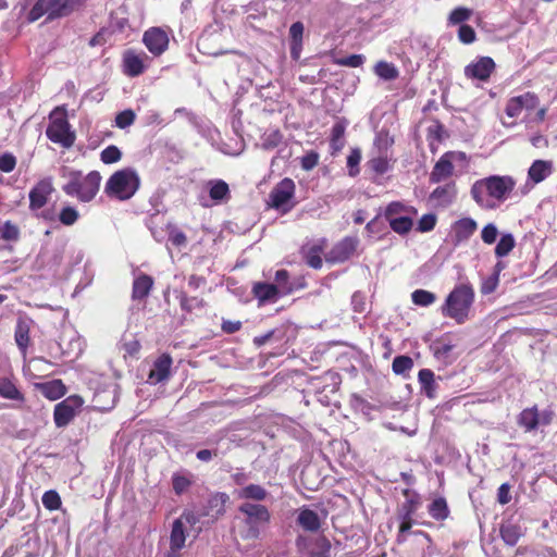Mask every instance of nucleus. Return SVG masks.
Returning a JSON list of instances; mask_svg holds the SVG:
<instances>
[{
	"label": "nucleus",
	"mask_w": 557,
	"mask_h": 557,
	"mask_svg": "<svg viewBox=\"0 0 557 557\" xmlns=\"http://www.w3.org/2000/svg\"><path fill=\"white\" fill-rule=\"evenodd\" d=\"M515 186L516 181L509 175H491L474 182L471 196L482 209H495L508 199Z\"/></svg>",
	"instance_id": "nucleus-1"
},
{
	"label": "nucleus",
	"mask_w": 557,
	"mask_h": 557,
	"mask_svg": "<svg viewBox=\"0 0 557 557\" xmlns=\"http://www.w3.org/2000/svg\"><path fill=\"white\" fill-rule=\"evenodd\" d=\"M61 175L66 180L62 187L63 191L82 202H89L99 191L101 175L98 171L83 175L81 171L63 168Z\"/></svg>",
	"instance_id": "nucleus-2"
},
{
	"label": "nucleus",
	"mask_w": 557,
	"mask_h": 557,
	"mask_svg": "<svg viewBox=\"0 0 557 557\" xmlns=\"http://www.w3.org/2000/svg\"><path fill=\"white\" fill-rule=\"evenodd\" d=\"M238 511L244 516L242 539L248 541L259 539L270 524V510L264 505L246 502L239 505Z\"/></svg>",
	"instance_id": "nucleus-3"
},
{
	"label": "nucleus",
	"mask_w": 557,
	"mask_h": 557,
	"mask_svg": "<svg viewBox=\"0 0 557 557\" xmlns=\"http://www.w3.org/2000/svg\"><path fill=\"white\" fill-rule=\"evenodd\" d=\"M474 301V290L469 284L456 286L447 296L441 308L444 317L455 320L458 324L465 323Z\"/></svg>",
	"instance_id": "nucleus-4"
},
{
	"label": "nucleus",
	"mask_w": 557,
	"mask_h": 557,
	"mask_svg": "<svg viewBox=\"0 0 557 557\" xmlns=\"http://www.w3.org/2000/svg\"><path fill=\"white\" fill-rule=\"evenodd\" d=\"M140 180L135 170L126 168L113 173L104 186L106 194L117 200H127L139 188Z\"/></svg>",
	"instance_id": "nucleus-5"
},
{
	"label": "nucleus",
	"mask_w": 557,
	"mask_h": 557,
	"mask_svg": "<svg viewBox=\"0 0 557 557\" xmlns=\"http://www.w3.org/2000/svg\"><path fill=\"white\" fill-rule=\"evenodd\" d=\"M50 123L46 129L47 137L63 148H71L76 139L75 133L66 117L64 108L58 107L50 113Z\"/></svg>",
	"instance_id": "nucleus-6"
},
{
	"label": "nucleus",
	"mask_w": 557,
	"mask_h": 557,
	"mask_svg": "<svg viewBox=\"0 0 557 557\" xmlns=\"http://www.w3.org/2000/svg\"><path fill=\"white\" fill-rule=\"evenodd\" d=\"M85 0H38L28 14V20L35 22L42 15L48 20H54L70 15Z\"/></svg>",
	"instance_id": "nucleus-7"
},
{
	"label": "nucleus",
	"mask_w": 557,
	"mask_h": 557,
	"mask_svg": "<svg viewBox=\"0 0 557 557\" xmlns=\"http://www.w3.org/2000/svg\"><path fill=\"white\" fill-rule=\"evenodd\" d=\"M58 354L72 361L83 352V341L77 332L70 325L63 326L59 339L55 342Z\"/></svg>",
	"instance_id": "nucleus-8"
},
{
	"label": "nucleus",
	"mask_w": 557,
	"mask_h": 557,
	"mask_svg": "<svg viewBox=\"0 0 557 557\" xmlns=\"http://www.w3.org/2000/svg\"><path fill=\"white\" fill-rule=\"evenodd\" d=\"M84 400L77 395L66 397L59 403L53 412L54 423L58 428L66 426L79 412Z\"/></svg>",
	"instance_id": "nucleus-9"
},
{
	"label": "nucleus",
	"mask_w": 557,
	"mask_h": 557,
	"mask_svg": "<svg viewBox=\"0 0 557 557\" xmlns=\"http://www.w3.org/2000/svg\"><path fill=\"white\" fill-rule=\"evenodd\" d=\"M295 194V183L290 178H283L278 182L270 193L271 206L283 212L292 208L290 200Z\"/></svg>",
	"instance_id": "nucleus-10"
},
{
	"label": "nucleus",
	"mask_w": 557,
	"mask_h": 557,
	"mask_svg": "<svg viewBox=\"0 0 557 557\" xmlns=\"http://www.w3.org/2000/svg\"><path fill=\"white\" fill-rule=\"evenodd\" d=\"M465 158L466 154L463 152L449 151L444 153L433 166L430 182L440 183L450 177L454 173V162Z\"/></svg>",
	"instance_id": "nucleus-11"
},
{
	"label": "nucleus",
	"mask_w": 557,
	"mask_h": 557,
	"mask_svg": "<svg viewBox=\"0 0 557 557\" xmlns=\"http://www.w3.org/2000/svg\"><path fill=\"white\" fill-rule=\"evenodd\" d=\"M496 64L490 57H478L465 66L463 74L468 79L487 82L495 71Z\"/></svg>",
	"instance_id": "nucleus-12"
},
{
	"label": "nucleus",
	"mask_w": 557,
	"mask_h": 557,
	"mask_svg": "<svg viewBox=\"0 0 557 557\" xmlns=\"http://www.w3.org/2000/svg\"><path fill=\"white\" fill-rule=\"evenodd\" d=\"M143 44L154 57L163 54L169 47V35L161 27H150L143 35Z\"/></svg>",
	"instance_id": "nucleus-13"
},
{
	"label": "nucleus",
	"mask_w": 557,
	"mask_h": 557,
	"mask_svg": "<svg viewBox=\"0 0 557 557\" xmlns=\"http://www.w3.org/2000/svg\"><path fill=\"white\" fill-rule=\"evenodd\" d=\"M54 188L50 177L40 180L29 191V209L37 211L44 208Z\"/></svg>",
	"instance_id": "nucleus-14"
},
{
	"label": "nucleus",
	"mask_w": 557,
	"mask_h": 557,
	"mask_svg": "<svg viewBox=\"0 0 557 557\" xmlns=\"http://www.w3.org/2000/svg\"><path fill=\"white\" fill-rule=\"evenodd\" d=\"M148 61L149 57L144 51L126 50L123 54V71L126 75L136 77L144 73Z\"/></svg>",
	"instance_id": "nucleus-15"
},
{
	"label": "nucleus",
	"mask_w": 557,
	"mask_h": 557,
	"mask_svg": "<svg viewBox=\"0 0 557 557\" xmlns=\"http://www.w3.org/2000/svg\"><path fill=\"white\" fill-rule=\"evenodd\" d=\"M539 104V98L535 94L525 92L523 95L512 97L508 100L506 106V114L509 117H517L523 110H533Z\"/></svg>",
	"instance_id": "nucleus-16"
},
{
	"label": "nucleus",
	"mask_w": 557,
	"mask_h": 557,
	"mask_svg": "<svg viewBox=\"0 0 557 557\" xmlns=\"http://www.w3.org/2000/svg\"><path fill=\"white\" fill-rule=\"evenodd\" d=\"M325 247L326 242L324 239H317L306 243L301 247V255L306 263L313 269H320L323 263L322 255Z\"/></svg>",
	"instance_id": "nucleus-17"
},
{
	"label": "nucleus",
	"mask_w": 557,
	"mask_h": 557,
	"mask_svg": "<svg viewBox=\"0 0 557 557\" xmlns=\"http://www.w3.org/2000/svg\"><path fill=\"white\" fill-rule=\"evenodd\" d=\"M478 230V223L472 218H461L450 226V234L455 244L467 242Z\"/></svg>",
	"instance_id": "nucleus-18"
},
{
	"label": "nucleus",
	"mask_w": 557,
	"mask_h": 557,
	"mask_svg": "<svg viewBox=\"0 0 557 557\" xmlns=\"http://www.w3.org/2000/svg\"><path fill=\"white\" fill-rule=\"evenodd\" d=\"M228 495L225 493H215L211 495L207 504L200 509V515L209 518L210 521H215L225 512V504L228 500Z\"/></svg>",
	"instance_id": "nucleus-19"
},
{
	"label": "nucleus",
	"mask_w": 557,
	"mask_h": 557,
	"mask_svg": "<svg viewBox=\"0 0 557 557\" xmlns=\"http://www.w3.org/2000/svg\"><path fill=\"white\" fill-rule=\"evenodd\" d=\"M33 324H34V321L26 315H21L17 318L15 330H14V341H15V344L18 347L20 351L23 355L26 354L27 348L30 344L29 333H30Z\"/></svg>",
	"instance_id": "nucleus-20"
},
{
	"label": "nucleus",
	"mask_w": 557,
	"mask_h": 557,
	"mask_svg": "<svg viewBox=\"0 0 557 557\" xmlns=\"http://www.w3.org/2000/svg\"><path fill=\"white\" fill-rule=\"evenodd\" d=\"M457 196L455 183H448L436 187L430 195V200L437 207L446 208L450 206Z\"/></svg>",
	"instance_id": "nucleus-21"
},
{
	"label": "nucleus",
	"mask_w": 557,
	"mask_h": 557,
	"mask_svg": "<svg viewBox=\"0 0 557 557\" xmlns=\"http://www.w3.org/2000/svg\"><path fill=\"white\" fill-rule=\"evenodd\" d=\"M324 516L308 508L302 507L299 509L297 516V523L306 531L317 532L320 530Z\"/></svg>",
	"instance_id": "nucleus-22"
},
{
	"label": "nucleus",
	"mask_w": 557,
	"mask_h": 557,
	"mask_svg": "<svg viewBox=\"0 0 557 557\" xmlns=\"http://www.w3.org/2000/svg\"><path fill=\"white\" fill-rule=\"evenodd\" d=\"M172 359L169 355L160 356L153 363L149 375L148 382L151 384L160 383L169 377Z\"/></svg>",
	"instance_id": "nucleus-23"
},
{
	"label": "nucleus",
	"mask_w": 557,
	"mask_h": 557,
	"mask_svg": "<svg viewBox=\"0 0 557 557\" xmlns=\"http://www.w3.org/2000/svg\"><path fill=\"white\" fill-rule=\"evenodd\" d=\"M252 294L257 298L259 306L273 304L281 298L275 286L270 283L258 282L252 286Z\"/></svg>",
	"instance_id": "nucleus-24"
},
{
	"label": "nucleus",
	"mask_w": 557,
	"mask_h": 557,
	"mask_svg": "<svg viewBox=\"0 0 557 557\" xmlns=\"http://www.w3.org/2000/svg\"><path fill=\"white\" fill-rule=\"evenodd\" d=\"M346 145V121L344 119L334 123L330 133V148L334 156L343 150Z\"/></svg>",
	"instance_id": "nucleus-25"
},
{
	"label": "nucleus",
	"mask_w": 557,
	"mask_h": 557,
	"mask_svg": "<svg viewBox=\"0 0 557 557\" xmlns=\"http://www.w3.org/2000/svg\"><path fill=\"white\" fill-rule=\"evenodd\" d=\"M554 164L549 160H535L528 171V177L533 184H539L553 173Z\"/></svg>",
	"instance_id": "nucleus-26"
},
{
	"label": "nucleus",
	"mask_w": 557,
	"mask_h": 557,
	"mask_svg": "<svg viewBox=\"0 0 557 557\" xmlns=\"http://www.w3.org/2000/svg\"><path fill=\"white\" fill-rule=\"evenodd\" d=\"M186 533L182 519L174 520L170 535V550H181L185 546Z\"/></svg>",
	"instance_id": "nucleus-27"
},
{
	"label": "nucleus",
	"mask_w": 557,
	"mask_h": 557,
	"mask_svg": "<svg viewBox=\"0 0 557 557\" xmlns=\"http://www.w3.org/2000/svg\"><path fill=\"white\" fill-rule=\"evenodd\" d=\"M153 280L151 276L141 274L135 278L133 283V293L132 296L134 299H144L146 298L150 289L152 288Z\"/></svg>",
	"instance_id": "nucleus-28"
},
{
	"label": "nucleus",
	"mask_w": 557,
	"mask_h": 557,
	"mask_svg": "<svg viewBox=\"0 0 557 557\" xmlns=\"http://www.w3.org/2000/svg\"><path fill=\"white\" fill-rule=\"evenodd\" d=\"M274 286L281 297L292 294L297 286L289 280V274L286 270H277L274 276Z\"/></svg>",
	"instance_id": "nucleus-29"
},
{
	"label": "nucleus",
	"mask_w": 557,
	"mask_h": 557,
	"mask_svg": "<svg viewBox=\"0 0 557 557\" xmlns=\"http://www.w3.org/2000/svg\"><path fill=\"white\" fill-rule=\"evenodd\" d=\"M522 533L521 527L510 521L504 522L500 527L502 539L509 546H515Z\"/></svg>",
	"instance_id": "nucleus-30"
},
{
	"label": "nucleus",
	"mask_w": 557,
	"mask_h": 557,
	"mask_svg": "<svg viewBox=\"0 0 557 557\" xmlns=\"http://www.w3.org/2000/svg\"><path fill=\"white\" fill-rule=\"evenodd\" d=\"M237 495L240 499L262 502L268 497L269 493L263 486L259 484H248L239 490Z\"/></svg>",
	"instance_id": "nucleus-31"
},
{
	"label": "nucleus",
	"mask_w": 557,
	"mask_h": 557,
	"mask_svg": "<svg viewBox=\"0 0 557 557\" xmlns=\"http://www.w3.org/2000/svg\"><path fill=\"white\" fill-rule=\"evenodd\" d=\"M418 380L421 385L423 393L429 398L435 397L436 384L434 380V373L430 369H422L419 371Z\"/></svg>",
	"instance_id": "nucleus-32"
},
{
	"label": "nucleus",
	"mask_w": 557,
	"mask_h": 557,
	"mask_svg": "<svg viewBox=\"0 0 557 557\" xmlns=\"http://www.w3.org/2000/svg\"><path fill=\"white\" fill-rule=\"evenodd\" d=\"M209 186H210L209 195L212 200H214L216 202H222V201H225L228 199L230 188H228V185L224 181H222V180L211 181V182H209Z\"/></svg>",
	"instance_id": "nucleus-33"
},
{
	"label": "nucleus",
	"mask_w": 557,
	"mask_h": 557,
	"mask_svg": "<svg viewBox=\"0 0 557 557\" xmlns=\"http://www.w3.org/2000/svg\"><path fill=\"white\" fill-rule=\"evenodd\" d=\"M42 394L51 399L55 400L61 398L65 394V386L61 380H52L50 382L44 383L40 386Z\"/></svg>",
	"instance_id": "nucleus-34"
},
{
	"label": "nucleus",
	"mask_w": 557,
	"mask_h": 557,
	"mask_svg": "<svg viewBox=\"0 0 557 557\" xmlns=\"http://www.w3.org/2000/svg\"><path fill=\"white\" fill-rule=\"evenodd\" d=\"M347 259H348V237L343 238L325 256V260L330 263L343 262Z\"/></svg>",
	"instance_id": "nucleus-35"
},
{
	"label": "nucleus",
	"mask_w": 557,
	"mask_h": 557,
	"mask_svg": "<svg viewBox=\"0 0 557 557\" xmlns=\"http://www.w3.org/2000/svg\"><path fill=\"white\" fill-rule=\"evenodd\" d=\"M539 411L534 408L524 409L520 416L518 423L525 429L527 432H530L539 426Z\"/></svg>",
	"instance_id": "nucleus-36"
},
{
	"label": "nucleus",
	"mask_w": 557,
	"mask_h": 557,
	"mask_svg": "<svg viewBox=\"0 0 557 557\" xmlns=\"http://www.w3.org/2000/svg\"><path fill=\"white\" fill-rule=\"evenodd\" d=\"M0 397L11 400L23 399L21 392L17 389L15 384L8 377H0Z\"/></svg>",
	"instance_id": "nucleus-37"
},
{
	"label": "nucleus",
	"mask_w": 557,
	"mask_h": 557,
	"mask_svg": "<svg viewBox=\"0 0 557 557\" xmlns=\"http://www.w3.org/2000/svg\"><path fill=\"white\" fill-rule=\"evenodd\" d=\"M375 74L384 81H393L398 77V70L393 63L380 61L374 67Z\"/></svg>",
	"instance_id": "nucleus-38"
},
{
	"label": "nucleus",
	"mask_w": 557,
	"mask_h": 557,
	"mask_svg": "<svg viewBox=\"0 0 557 557\" xmlns=\"http://www.w3.org/2000/svg\"><path fill=\"white\" fill-rule=\"evenodd\" d=\"M448 507L444 498L434 499L429 506V513L436 520H444L448 517Z\"/></svg>",
	"instance_id": "nucleus-39"
},
{
	"label": "nucleus",
	"mask_w": 557,
	"mask_h": 557,
	"mask_svg": "<svg viewBox=\"0 0 557 557\" xmlns=\"http://www.w3.org/2000/svg\"><path fill=\"white\" fill-rule=\"evenodd\" d=\"M391 228L398 234H407L412 227V220L409 216H392L387 219Z\"/></svg>",
	"instance_id": "nucleus-40"
},
{
	"label": "nucleus",
	"mask_w": 557,
	"mask_h": 557,
	"mask_svg": "<svg viewBox=\"0 0 557 557\" xmlns=\"http://www.w3.org/2000/svg\"><path fill=\"white\" fill-rule=\"evenodd\" d=\"M0 238L7 242H16L20 238V228L11 221L0 222Z\"/></svg>",
	"instance_id": "nucleus-41"
},
{
	"label": "nucleus",
	"mask_w": 557,
	"mask_h": 557,
	"mask_svg": "<svg viewBox=\"0 0 557 557\" xmlns=\"http://www.w3.org/2000/svg\"><path fill=\"white\" fill-rule=\"evenodd\" d=\"M178 299L182 310L186 312H193L194 310H199L205 307V302L201 298L188 297L185 293H180Z\"/></svg>",
	"instance_id": "nucleus-42"
},
{
	"label": "nucleus",
	"mask_w": 557,
	"mask_h": 557,
	"mask_svg": "<svg viewBox=\"0 0 557 557\" xmlns=\"http://www.w3.org/2000/svg\"><path fill=\"white\" fill-rule=\"evenodd\" d=\"M411 300L414 305L421 307H429L436 300L435 294L425 289H416L411 294Z\"/></svg>",
	"instance_id": "nucleus-43"
},
{
	"label": "nucleus",
	"mask_w": 557,
	"mask_h": 557,
	"mask_svg": "<svg viewBox=\"0 0 557 557\" xmlns=\"http://www.w3.org/2000/svg\"><path fill=\"white\" fill-rule=\"evenodd\" d=\"M515 247V239L511 234H505L496 245L495 253L497 257L507 256Z\"/></svg>",
	"instance_id": "nucleus-44"
},
{
	"label": "nucleus",
	"mask_w": 557,
	"mask_h": 557,
	"mask_svg": "<svg viewBox=\"0 0 557 557\" xmlns=\"http://www.w3.org/2000/svg\"><path fill=\"white\" fill-rule=\"evenodd\" d=\"M472 15V10L465 8V7H458L454 9L449 16H448V23L451 25L461 24L466 21H468Z\"/></svg>",
	"instance_id": "nucleus-45"
},
{
	"label": "nucleus",
	"mask_w": 557,
	"mask_h": 557,
	"mask_svg": "<svg viewBox=\"0 0 557 557\" xmlns=\"http://www.w3.org/2000/svg\"><path fill=\"white\" fill-rule=\"evenodd\" d=\"M78 218H79L78 211L74 207H71V206H66V207L62 208V210L59 213V221L65 226H71V225L75 224L77 222Z\"/></svg>",
	"instance_id": "nucleus-46"
},
{
	"label": "nucleus",
	"mask_w": 557,
	"mask_h": 557,
	"mask_svg": "<svg viewBox=\"0 0 557 557\" xmlns=\"http://www.w3.org/2000/svg\"><path fill=\"white\" fill-rule=\"evenodd\" d=\"M122 158V152L121 150L114 146V145H110L108 146L107 148H104L101 153H100V160L104 163V164H112V163H115L117 161H120Z\"/></svg>",
	"instance_id": "nucleus-47"
},
{
	"label": "nucleus",
	"mask_w": 557,
	"mask_h": 557,
	"mask_svg": "<svg viewBox=\"0 0 557 557\" xmlns=\"http://www.w3.org/2000/svg\"><path fill=\"white\" fill-rule=\"evenodd\" d=\"M412 367H413V361L410 357H407V356L395 357L393 360V364H392L393 371L396 374H405L409 370H411Z\"/></svg>",
	"instance_id": "nucleus-48"
},
{
	"label": "nucleus",
	"mask_w": 557,
	"mask_h": 557,
	"mask_svg": "<svg viewBox=\"0 0 557 557\" xmlns=\"http://www.w3.org/2000/svg\"><path fill=\"white\" fill-rule=\"evenodd\" d=\"M311 557H331V543L325 537L315 541Z\"/></svg>",
	"instance_id": "nucleus-49"
},
{
	"label": "nucleus",
	"mask_w": 557,
	"mask_h": 557,
	"mask_svg": "<svg viewBox=\"0 0 557 557\" xmlns=\"http://www.w3.org/2000/svg\"><path fill=\"white\" fill-rule=\"evenodd\" d=\"M41 502L48 510H57L61 506V498L59 494L52 490L44 493Z\"/></svg>",
	"instance_id": "nucleus-50"
},
{
	"label": "nucleus",
	"mask_w": 557,
	"mask_h": 557,
	"mask_svg": "<svg viewBox=\"0 0 557 557\" xmlns=\"http://www.w3.org/2000/svg\"><path fill=\"white\" fill-rule=\"evenodd\" d=\"M135 117H136V115L133 110H131V109L124 110L115 116V125L122 129L126 128L134 123Z\"/></svg>",
	"instance_id": "nucleus-51"
},
{
	"label": "nucleus",
	"mask_w": 557,
	"mask_h": 557,
	"mask_svg": "<svg viewBox=\"0 0 557 557\" xmlns=\"http://www.w3.org/2000/svg\"><path fill=\"white\" fill-rule=\"evenodd\" d=\"M437 218L433 213L424 214L418 221L417 230L421 233L431 232L436 225Z\"/></svg>",
	"instance_id": "nucleus-52"
},
{
	"label": "nucleus",
	"mask_w": 557,
	"mask_h": 557,
	"mask_svg": "<svg viewBox=\"0 0 557 557\" xmlns=\"http://www.w3.org/2000/svg\"><path fill=\"white\" fill-rule=\"evenodd\" d=\"M498 283H499V276H498V273L495 272L482 281L481 293L483 295H488V294L495 292V289L498 286Z\"/></svg>",
	"instance_id": "nucleus-53"
},
{
	"label": "nucleus",
	"mask_w": 557,
	"mask_h": 557,
	"mask_svg": "<svg viewBox=\"0 0 557 557\" xmlns=\"http://www.w3.org/2000/svg\"><path fill=\"white\" fill-rule=\"evenodd\" d=\"M476 38L474 29L467 24H461L458 29V39L466 45L474 42Z\"/></svg>",
	"instance_id": "nucleus-54"
},
{
	"label": "nucleus",
	"mask_w": 557,
	"mask_h": 557,
	"mask_svg": "<svg viewBox=\"0 0 557 557\" xmlns=\"http://www.w3.org/2000/svg\"><path fill=\"white\" fill-rule=\"evenodd\" d=\"M370 169L376 174H383L388 170V159L386 156H380L369 161Z\"/></svg>",
	"instance_id": "nucleus-55"
},
{
	"label": "nucleus",
	"mask_w": 557,
	"mask_h": 557,
	"mask_svg": "<svg viewBox=\"0 0 557 557\" xmlns=\"http://www.w3.org/2000/svg\"><path fill=\"white\" fill-rule=\"evenodd\" d=\"M498 235V230L495 224L488 223L485 225L481 232V238L485 244H493L495 243Z\"/></svg>",
	"instance_id": "nucleus-56"
},
{
	"label": "nucleus",
	"mask_w": 557,
	"mask_h": 557,
	"mask_svg": "<svg viewBox=\"0 0 557 557\" xmlns=\"http://www.w3.org/2000/svg\"><path fill=\"white\" fill-rule=\"evenodd\" d=\"M16 166V158L10 153L5 152L0 156V171L4 173L12 172Z\"/></svg>",
	"instance_id": "nucleus-57"
},
{
	"label": "nucleus",
	"mask_w": 557,
	"mask_h": 557,
	"mask_svg": "<svg viewBox=\"0 0 557 557\" xmlns=\"http://www.w3.org/2000/svg\"><path fill=\"white\" fill-rule=\"evenodd\" d=\"M319 153L311 150L307 152L300 161L301 168L306 171H310L315 168L319 163Z\"/></svg>",
	"instance_id": "nucleus-58"
},
{
	"label": "nucleus",
	"mask_w": 557,
	"mask_h": 557,
	"mask_svg": "<svg viewBox=\"0 0 557 557\" xmlns=\"http://www.w3.org/2000/svg\"><path fill=\"white\" fill-rule=\"evenodd\" d=\"M169 242L176 247H181L185 245L186 236L182 231L172 227L169 232Z\"/></svg>",
	"instance_id": "nucleus-59"
},
{
	"label": "nucleus",
	"mask_w": 557,
	"mask_h": 557,
	"mask_svg": "<svg viewBox=\"0 0 557 557\" xmlns=\"http://www.w3.org/2000/svg\"><path fill=\"white\" fill-rule=\"evenodd\" d=\"M304 35V24L301 22H295L289 27L290 42H301Z\"/></svg>",
	"instance_id": "nucleus-60"
},
{
	"label": "nucleus",
	"mask_w": 557,
	"mask_h": 557,
	"mask_svg": "<svg viewBox=\"0 0 557 557\" xmlns=\"http://www.w3.org/2000/svg\"><path fill=\"white\" fill-rule=\"evenodd\" d=\"M351 302L354 305V309L357 312H364L368 308L367 299L366 297L360 293H355L351 299Z\"/></svg>",
	"instance_id": "nucleus-61"
},
{
	"label": "nucleus",
	"mask_w": 557,
	"mask_h": 557,
	"mask_svg": "<svg viewBox=\"0 0 557 557\" xmlns=\"http://www.w3.org/2000/svg\"><path fill=\"white\" fill-rule=\"evenodd\" d=\"M511 499V496H510V486L508 483H504L502 484L499 487H498V491H497V500L502 504V505H506L510 502Z\"/></svg>",
	"instance_id": "nucleus-62"
},
{
	"label": "nucleus",
	"mask_w": 557,
	"mask_h": 557,
	"mask_svg": "<svg viewBox=\"0 0 557 557\" xmlns=\"http://www.w3.org/2000/svg\"><path fill=\"white\" fill-rule=\"evenodd\" d=\"M406 210L405 206L401 202L395 201L391 202L385 210V216L386 219H389L392 216H398L401 212Z\"/></svg>",
	"instance_id": "nucleus-63"
},
{
	"label": "nucleus",
	"mask_w": 557,
	"mask_h": 557,
	"mask_svg": "<svg viewBox=\"0 0 557 557\" xmlns=\"http://www.w3.org/2000/svg\"><path fill=\"white\" fill-rule=\"evenodd\" d=\"M190 482L187 478L182 475L173 476V488L177 494L183 493L188 486Z\"/></svg>",
	"instance_id": "nucleus-64"
}]
</instances>
